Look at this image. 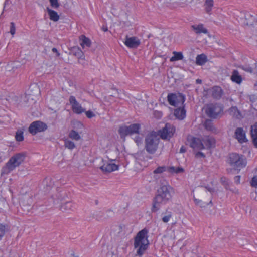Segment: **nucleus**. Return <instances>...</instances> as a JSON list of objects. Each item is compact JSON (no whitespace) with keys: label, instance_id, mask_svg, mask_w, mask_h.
<instances>
[{"label":"nucleus","instance_id":"f257e3e1","mask_svg":"<svg viewBox=\"0 0 257 257\" xmlns=\"http://www.w3.org/2000/svg\"><path fill=\"white\" fill-rule=\"evenodd\" d=\"M187 144L195 151L202 150L205 149H209L213 147L215 143L214 138L211 137H205L202 141L200 138L192 136H188L187 139ZM197 157H204L205 155L198 151L196 153Z\"/></svg>","mask_w":257,"mask_h":257},{"label":"nucleus","instance_id":"f03ea898","mask_svg":"<svg viewBox=\"0 0 257 257\" xmlns=\"http://www.w3.org/2000/svg\"><path fill=\"white\" fill-rule=\"evenodd\" d=\"M148 233L146 229H143L138 232L134 238V248L136 249L137 254L139 256H142L148 247Z\"/></svg>","mask_w":257,"mask_h":257},{"label":"nucleus","instance_id":"7ed1b4c3","mask_svg":"<svg viewBox=\"0 0 257 257\" xmlns=\"http://www.w3.org/2000/svg\"><path fill=\"white\" fill-rule=\"evenodd\" d=\"M25 154L23 153H18L12 156L3 168L2 174H8L15 168L19 166L24 160Z\"/></svg>","mask_w":257,"mask_h":257},{"label":"nucleus","instance_id":"20e7f679","mask_svg":"<svg viewBox=\"0 0 257 257\" xmlns=\"http://www.w3.org/2000/svg\"><path fill=\"white\" fill-rule=\"evenodd\" d=\"M227 162L233 168L237 170H240L246 165L245 158L241 155L235 153L229 155Z\"/></svg>","mask_w":257,"mask_h":257},{"label":"nucleus","instance_id":"39448f33","mask_svg":"<svg viewBox=\"0 0 257 257\" xmlns=\"http://www.w3.org/2000/svg\"><path fill=\"white\" fill-rule=\"evenodd\" d=\"M159 138L155 132L148 134L145 139V148L147 152L154 153L158 148Z\"/></svg>","mask_w":257,"mask_h":257},{"label":"nucleus","instance_id":"423d86ee","mask_svg":"<svg viewBox=\"0 0 257 257\" xmlns=\"http://www.w3.org/2000/svg\"><path fill=\"white\" fill-rule=\"evenodd\" d=\"M206 114L210 117L215 118L223 112L222 106L219 104H210L204 108Z\"/></svg>","mask_w":257,"mask_h":257},{"label":"nucleus","instance_id":"0eeeda50","mask_svg":"<svg viewBox=\"0 0 257 257\" xmlns=\"http://www.w3.org/2000/svg\"><path fill=\"white\" fill-rule=\"evenodd\" d=\"M167 99L169 104L177 108L184 105L185 97L180 93L169 94L168 95Z\"/></svg>","mask_w":257,"mask_h":257},{"label":"nucleus","instance_id":"6e6552de","mask_svg":"<svg viewBox=\"0 0 257 257\" xmlns=\"http://www.w3.org/2000/svg\"><path fill=\"white\" fill-rule=\"evenodd\" d=\"M158 192V196L169 201L174 193V189L169 185H164L159 188Z\"/></svg>","mask_w":257,"mask_h":257},{"label":"nucleus","instance_id":"1a4fd4ad","mask_svg":"<svg viewBox=\"0 0 257 257\" xmlns=\"http://www.w3.org/2000/svg\"><path fill=\"white\" fill-rule=\"evenodd\" d=\"M103 165L100 169L104 172H111L116 171L119 168V166L116 163L115 160H103Z\"/></svg>","mask_w":257,"mask_h":257},{"label":"nucleus","instance_id":"9d476101","mask_svg":"<svg viewBox=\"0 0 257 257\" xmlns=\"http://www.w3.org/2000/svg\"><path fill=\"white\" fill-rule=\"evenodd\" d=\"M47 128V125L40 121H36L32 122L29 127V131L32 135L45 131Z\"/></svg>","mask_w":257,"mask_h":257},{"label":"nucleus","instance_id":"9b49d317","mask_svg":"<svg viewBox=\"0 0 257 257\" xmlns=\"http://www.w3.org/2000/svg\"><path fill=\"white\" fill-rule=\"evenodd\" d=\"M70 104L71 106L73 112L77 114H80L85 111V109L82 107L81 105L78 102L76 98L71 96L69 99Z\"/></svg>","mask_w":257,"mask_h":257},{"label":"nucleus","instance_id":"f8f14e48","mask_svg":"<svg viewBox=\"0 0 257 257\" xmlns=\"http://www.w3.org/2000/svg\"><path fill=\"white\" fill-rule=\"evenodd\" d=\"M175 131V127L170 124H166L165 127L160 131V137L163 139H169L173 136Z\"/></svg>","mask_w":257,"mask_h":257},{"label":"nucleus","instance_id":"ddd939ff","mask_svg":"<svg viewBox=\"0 0 257 257\" xmlns=\"http://www.w3.org/2000/svg\"><path fill=\"white\" fill-rule=\"evenodd\" d=\"M169 201L165 199L161 198L158 195L154 198L152 210L153 212H156L160 208L163 207Z\"/></svg>","mask_w":257,"mask_h":257},{"label":"nucleus","instance_id":"4468645a","mask_svg":"<svg viewBox=\"0 0 257 257\" xmlns=\"http://www.w3.org/2000/svg\"><path fill=\"white\" fill-rule=\"evenodd\" d=\"M124 43L130 48H136L140 44L139 39L135 37H126Z\"/></svg>","mask_w":257,"mask_h":257},{"label":"nucleus","instance_id":"2eb2a0df","mask_svg":"<svg viewBox=\"0 0 257 257\" xmlns=\"http://www.w3.org/2000/svg\"><path fill=\"white\" fill-rule=\"evenodd\" d=\"M235 136L236 139L240 143L246 142L247 141L245 132L242 128L238 127L236 129L235 132Z\"/></svg>","mask_w":257,"mask_h":257},{"label":"nucleus","instance_id":"dca6fc26","mask_svg":"<svg viewBox=\"0 0 257 257\" xmlns=\"http://www.w3.org/2000/svg\"><path fill=\"white\" fill-rule=\"evenodd\" d=\"M174 115L179 120L184 119L186 116V111L184 109V105L176 108L174 110Z\"/></svg>","mask_w":257,"mask_h":257},{"label":"nucleus","instance_id":"f3484780","mask_svg":"<svg viewBox=\"0 0 257 257\" xmlns=\"http://www.w3.org/2000/svg\"><path fill=\"white\" fill-rule=\"evenodd\" d=\"M192 29L196 34L204 33L206 34L208 32L207 29H206L204 25L202 24L198 25H193L191 26Z\"/></svg>","mask_w":257,"mask_h":257},{"label":"nucleus","instance_id":"a211bd4d","mask_svg":"<svg viewBox=\"0 0 257 257\" xmlns=\"http://www.w3.org/2000/svg\"><path fill=\"white\" fill-rule=\"evenodd\" d=\"M209 93H211L213 97L215 98H220L222 94L221 88L218 86L212 87L209 90Z\"/></svg>","mask_w":257,"mask_h":257},{"label":"nucleus","instance_id":"6ab92c4d","mask_svg":"<svg viewBox=\"0 0 257 257\" xmlns=\"http://www.w3.org/2000/svg\"><path fill=\"white\" fill-rule=\"evenodd\" d=\"M74 54L79 59L80 63H83L84 60V54L82 50L78 47H74L72 50Z\"/></svg>","mask_w":257,"mask_h":257},{"label":"nucleus","instance_id":"aec40b11","mask_svg":"<svg viewBox=\"0 0 257 257\" xmlns=\"http://www.w3.org/2000/svg\"><path fill=\"white\" fill-rule=\"evenodd\" d=\"M129 125H122L121 126L119 130L118 133L120 135L121 138H124L125 136L127 135H131V132L130 131Z\"/></svg>","mask_w":257,"mask_h":257},{"label":"nucleus","instance_id":"412c9836","mask_svg":"<svg viewBox=\"0 0 257 257\" xmlns=\"http://www.w3.org/2000/svg\"><path fill=\"white\" fill-rule=\"evenodd\" d=\"M231 80L232 82H235L238 84H240L242 81L241 76L239 75L238 72L237 70H234L232 72V75L231 76Z\"/></svg>","mask_w":257,"mask_h":257},{"label":"nucleus","instance_id":"4be33fe9","mask_svg":"<svg viewBox=\"0 0 257 257\" xmlns=\"http://www.w3.org/2000/svg\"><path fill=\"white\" fill-rule=\"evenodd\" d=\"M47 11L51 20L54 22H57L59 20V16L56 11L50 9L49 8H47Z\"/></svg>","mask_w":257,"mask_h":257},{"label":"nucleus","instance_id":"5701e85b","mask_svg":"<svg viewBox=\"0 0 257 257\" xmlns=\"http://www.w3.org/2000/svg\"><path fill=\"white\" fill-rule=\"evenodd\" d=\"M80 44L81 47L84 49L85 47H89L91 45V42L89 39L84 35L80 37Z\"/></svg>","mask_w":257,"mask_h":257},{"label":"nucleus","instance_id":"b1692460","mask_svg":"<svg viewBox=\"0 0 257 257\" xmlns=\"http://www.w3.org/2000/svg\"><path fill=\"white\" fill-rule=\"evenodd\" d=\"M69 139L75 141H79L82 139L80 134L74 130H71L68 134Z\"/></svg>","mask_w":257,"mask_h":257},{"label":"nucleus","instance_id":"393cba45","mask_svg":"<svg viewBox=\"0 0 257 257\" xmlns=\"http://www.w3.org/2000/svg\"><path fill=\"white\" fill-rule=\"evenodd\" d=\"M251 134L253 143L257 148V123L251 126Z\"/></svg>","mask_w":257,"mask_h":257},{"label":"nucleus","instance_id":"a878e982","mask_svg":"<svg viewBox=\"0 0 257 257\" xmlns=\"http://www.w3.org/2000/svg\"><path fill=\"white\" fill-rule=\"evenodd\" d=\"M173 56L170 58V61L171 62L181 60L183 59L184 56L181 52H173Z\"/></svg>","mask_w":257,"mask_h":257},{"label":"nucleus","instance_id":"bb28decb","mask_svg":"<svg viewBox=\"0 0 257 257\" xmlns=\"http://www.w3.org/2000/svg\"><path fill=\"white\" fill-rule=\"evenodd\" d=\"M214 5L213 0H206L204 3L205 11L210 14Z\"/></svg>","mask_w":257,"mask_h":257},{"label":"nucleus","instance_id":"cd10ccee","mask_svg":"<svg viewBox=\"0 0 257 257\" xmlns=\"http://www.w3.org/2000/svg\"><path fill=\"white\" fill-rule=\"evenodd\" d=\"M207 61V57L202 54L198 55L196 58V63L198 65H202Z\"/></svg>","mask_w":257,"mask_h":257},{"label":"nucleus","instance_id":"c85d7f7f","mask_svg":"<svg viewBox=\"0 0 257 257\" xmlns=\"http://www.w3.org/2000/svg\"><path fill=\"white\" fill-rule=\"evenodd\" d=\"M64 146L65 148L73 150L76 147L75 144L72 140H70L69 138H66L64 140Z\"/></svg>","mask_w":257,"mask_h":257},{"label":"nucleus","instance_id":"c756f323","mask_svg":"<svg viewBox=\"0 0 257 257\" xmlns=\"http://www.w3.org/2000/svg\"><path fill=\"white\" fill-rule=\"evenodd\" d=\"M245 19L246 21V22H244V24H245L247 25H251L253 24L254 22L255 21V18L254 16L251 15L249 13H246L245 15Z\"/></svg>","mask_w":257,"mask_h":257},{"label":"nucleus","instance_id":"7c9ffc66","mask_svg":"<svg viewBox=\"0 0 257 257\" xmlns=\"http://www.w3.org/2000/svg\"><path fill=\"white\" fill-rule=\"evenodd\" d=\"M130 131L131 135L135 134H139V130L140 128V125L138 123H135L129 125Z\"/></svg>","mask_w":257,"mask_h":257},{"label":"nucleus","instance_id":"2f4dec72","mask_svg":"<svg viewBox=\"0 0 257 257\" xmlns=\"http://www.w3.org/2000/svg\"><path fill=\"white\" fill-rule=\"evenodd\" d=\"M73 207V204L71 202H67L63 204L61 207L63 211H68L71 210Z\"/></svg>","mask_w":257,"mask_h":257},{"label":"nucleus","instance_id":"473e14b6","mask_svg":"<svg viewBox=\"0 0 257 257\" xmlns=\"http://www.w3.org/2000/svg\"><path fill=\"white\" fill-rule=\"evenodd\" d=\"M229 113L230 115L233 116V117H235L237 118L240 117V113L238 110L237 107H232L229 110Z\"/></svg>","mask_w":257,"mask_h":257},{"label":"nucleus","instance_id":"72a5a7b5","mask_svg":"<svg viewBox=\"0 0 257 257\" xmlns=\"http://www.w3.org/2000/svg\"><path fill=\"white\" fill-rule=\"evenodd\" d=\"M15 138L17 141H22L24 140L23 131L22 130H19L17 131Z\"/></svg>","mask_w":257,"mask_h":257},{"label":"nucleus","instance_id":"f704fd0d","mask_svg":"<svg viewBox=\"0 0 257 257\" xmlns=\"http://www.w3.org/2000/svg\"><path fill=\"white\" fill-rule=\"evenodd\" d=\"M166 170V167L165 166H159L157 167L153 171L154 175L161 174Z\"/></svg>","mask_w":257,"mask_h":257},{"label":"nucleus","instance_id":"c9c22d12","mask_svg":"<svg viewBox=\"0 0 257 257\" xmlns=\"http://www.w3.org/2000/svg\"><path fill=\"white\" fill-rule=\"evenodd\" d=\"M204 126L208 130L212 131L213 130V126L211 120H206L204 122Z\"/></svg>","mask_w":257,"mask_h":257},{"label":"nucleus","instance_id":"e433bc0d","mask_svg":"<svg viewBox=\"0 0 257 257\" xmlns=\"http://www.w3.org/2000/svg\"><path fill=\"white\" fill-rule=\"evenodd\" d=\"M251 185L253 187H257V170L254 172V176L251 182Z\"/></svg>","mask_w":257,"mask_h":257},{"label":"nucleus","instance_id":"4c0bfd02","mask_svg":"<svg viewBox=\"0 0 257 257\" xmlns=\"http://www.w3.org/2000/svg\"><path fill=\"white\" fill-rule=\"evenodd\" d=\"M51 6L54 8L57 9L59 7V3L58 0H49Z\"/></svg>","mask_w":257,"mask_h":257},{"label":"nucleus","instance_id":"58836bf2","mask_svg":"<svg viewBox=\"0 0 257 257\" xmlns=\"http://www.w3.org/2000/svg\"><path fill=\"white\" fill-rule=\"evenodd\" d=\"M86 117L88 118H91L95 117V114L91 110L85 111V112Z\"/></svg>","mask_w":257,"mask_h":257},{"label":"nucleus","instance_id":"ea45409f","mask_svg":"<svg viewBox=\"0 0 257 257\" xmlns=\"http://www.w3.org/2000/svg\"><path fill=\"white\" fill-rule=\"evenodd\" d=\"M134 141L136 143L137 145L138 146H139L140 145L142 144L143 142V137H140L139 136H137L134 138Z\"/></svg>","mask_w":257,"mask_h":257},{"label":"nucleus","instance_id":"a19ab883","mask_svg":"<svg viewBox=\"0 0 257 257\" xmlns=\"http://www.w3.org/2000/svg\"><path fill=\"white\" fill-rule=\"evenodd\" d=\"M10 33L11 35H14L16 32V28L14 23L11 22L10 23Z\"/></svg>","mask_w":257,"mask_h":257},{"label":"nucleus","instance_id":"79ce46f5","mask_svg":"<svg viewBox=\"0 0 257 257\" xmlns=\"http://www.w3.org/2000/svg\"><path fill=\"white\" fill-rule=\"evenodd\" d=\"M193 200H194V203L196 205H199L201 207H204L205 206V203H203L201 200L196 199L195 198H194Z\"/></svg>","mask_w":257,"mask_h":257},{"label":"nucleus","instance_id":"37998d69","mask_svg":"<svg viewBox=\"0 0 257 257\" xmlns=\"http://www.w3.org/2000/svg\"><path fill=\"white\" fill-rule=\"evenodd\" d=\"M5 233V226L2 224H0V239L4 235Z\"/></svg>","mask_w":257,"mask_h":257},{"label":"nucleus","instance_id":"c03bdc74","mask_svg":"<svg viewBox=\"0 0 257 257\" xmlns=\"http://www.w3.org/2000/svg\"><path fill=\"white\" fill-rule=\"evenodd\" d=\"M171 216H172L171 214H168L167 215L164 216L162 218L163 221L165 223L168 222L170 220Z\"/></svg>","mask_w":257,"mask_h":257},{"label":"nucleus","instance_id":"a18cd8bd","mask_svg":"<svg viewBox=\"0 0 257 257\" xmlns=\"http://www.w3.org/2000/svg\"><path fill=\"white\" fill-rule=\"evenodd\" d=\"M25 199H27V202L26 203V205H31L32 203V199L29 196H25Z\"/></svg>","mask_w":257,"mask_h":257},{"label":"nucleus","instance_id":"49530a36","mask_svg":"<svg viewBox=\"0 0 257 257\" xmlns=\"http://www.w3.org/2000/svg\"><path fill=\"white\" fill-rule=\"evenodd\" d=\"M184 170L182 167H178L176 168L175 173H180L184 172Z\"/></svg>","mask_w":257,"mask_h":257},{"label":"nucleus","instance_id":"de8ad7c7","mask_svg":"<svg viewBox=\"0 0 257 257\" xmlns=\"http://www.w3.org/2000/svg\"><path fill=\"white\" fill-rule=\"evenodd\" d=\"M176 167H174V166H172V167H170L168 168V171L170 172V173H175L176 172Z\"/></svg>","mask_w":257,"mask_h":257},{"label":"nucleus","instance_id":"09e8293b","mask_svg":"<svg viewBox=\"0 0 257 257\" xmlns=\"http://www.w3.org/2000/svg\"><path fill=\"white\" fill-rule=\"evenodd\" d=\"M154 115H155V117H156L159 118H160V117H162V114L160 111H155L154 112Z\"/></svg>","mask_w":257,"mask_h":257},{"label":"nucleus","instance_id":"8fccbe9b","mask_svg":"<svg viewBox=\"0 0 257 257\" xmlns=\"http://www.w3.org/2000/svg\"><path fill=\"white\" fill-rule=\"evenodd\" d=\"M243 69L247 71V72H250V73H251L253 71V69L251 67H243Z\"/></svg>","mask_w":257,"mask_h":257},{"label":"nucleus","instance_id":"3c124183","mask_svg":"<svg viewBox=\"0 0 257 257\" xmlns=\"http://www.w3.org/2000/svg\"><path fill=\"white\" fill-rule=\"evenodd\" d=\"M234 181L236 183H239L240 181V177L237 176L234 177Z\"/></svg>","mask_w":257,"mask_h":257},{"label":"nucleus","instance_id":"603ef678","mask_svg":"<svg viewBox=\"0 0 257 257\" xmlns=\"http://www.w3.org/2000/svg\"><path fill=\"white\" fill-rule=\"evenodd\" d=\"M76 125L78 128H82L84 127L83 124L80 122H76Z\"/></svg>","mask_w":257,"mask_h":257},{"label":"nucleus","instance_id":"864d4df0","mask_svg":"<svg viewBox=\"0 0 257 257\" xmlns=\"http://www.w3.org/2000/svg\"><path fill=\"white\" fill-rule=\"evenodd\" d=\"M52 51L54 52V53H56L57 54V56H59V53H58V51H57V49L55 48H53L52 49Z\"/></svg>","mask_w":257,"mask_h":257},{"label":"nucleus","instance_id":"5fc2aeb1","mask_svg":"<svg viewBox=\"0 0 257 257\" xmlns=\"http://www.w3.org/2000/svg\"><path fill=\"white\" fill-rule=\"evenodd\" d=\"M206 188L207 189L208 191H209L211 193L213 192L214 191V189L213 188H211V187H207Z\"/></svg>","mask_w":257,"mask_h":257},{"label":"nucleus","instance_id":"6e6d98bb","mask_svg":"<svg viewBox=\"0 0 257 257\" xmlns=\"http://www.w3.org/2000/svg\"><path fill=\"white\" fill-rule=\"evenodd\" d=\"M102 29L103 31L106 32L108 30L107 27L105 26H103L102 27Z\"/></svg>","mask_w":257,"mask_h":257},{"label":"nucleus","instance_id":"4d7b16f0","mask_svg":"<svg viewBox=\"0 0 257 257\" xmlns=\"http://www.w3.org/2000/svg\"><path fill=\"white\" fill-rule=\"evenodd\" d=\"M196 82L197 83L200 84L201 83L202 81L201 80L198 79L196 80Z\"/></svg>","mask_w":257,"mask_h":257},{"label":"nucleus","instance_id":"13d9d810","mask_svg":"<svg viewBox=\"0 0 257 257\" xmlns=\"http://www.w3.org/2000/svg\"><path fill=\"white\" fill-rule=\"evenodd\" d=\"M184 152H185V149L183 147L181 148L180 152L183 153Z\"/></svg>","mask_w":257,"mask_h":257},{"label":"nucleus","instance_id":"bf43d9fd","mask_svg":"<svg viewBox=\"0 0 257 257\" xmlns=\"http://www.w3.org/2000/svg\"><path fill=\"white\" fill-rule=\"evenodd\" d=\"M34 87H35L36 88H37V86H36V85H34Z\"/></svg>","mask_w":257,"mask_h":257},{"label":"nucleus","instance_id":"052dcab7","mask_svg":"<svg viewBox=\"0 0 257 257\" xmlns=\"http://www.w3.org/2000/svg\"><path fill=\"white\" fill-rule=\"evenodd\" d=\"M22 203H23V204H24V205L25 204V203L24 202H22Z\"/></svg>","mask_w":257,"mask_h":257}]
</instances>
